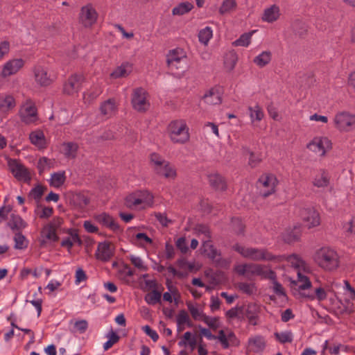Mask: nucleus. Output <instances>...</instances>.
Returning <instances> with one entry per match:
<instances>
[{
    "label": "nucleus",
    "mask_w": 355,
    "mask_h": 355,
    "mask_svg": "<svg viewBox=\"0 0 355 355\" xmlns=\"http://www.w3.org/2000/svg\"><path fill=\"white\" fill-rule=\"evenodd\" d=\"M279 261H286L297 271V282L300 290L311 288V282L306 274L311 272V268L300 256L295 254L288 256L282 255L279 257Z\"/></svg>",
    "instance_id": "f257e3e1"
},
{
    "label": "nucleus",
    "mask_w": 355,
    "mask_h": 355,
    "mask_svg": "<svg viewBox=\"0 0 355 355\" xmlns=\"http://www.w3.org/2000/svg\"><path fill=\"white\" fill-rule=\"evenodd\" d=\"M316 264L324 271L331 272L340 266V257L337 252L329 247L318 249L313 255Z\"/></svg>",
    "instance_id": "f03ea898"
},
{
    "label": "nucleus",
    "mask_w": 355,
    "mask_h": 355,
    "mask_svg": "<svg viewBox=\"0 0 355 355\" xmlns=\"http://www.w3.org/2000/svg\"><path fill=\"white\" fill-rule=\"evenodd\" d=\"M233 249L243 257L254 261H275L280 262L279 257L281 256L275 257L263 248H252L237 243L233 246Z\"/></svg>",
    "instance_id": "7ed1b4c3"
},
{
    "label": "nucleus",
    "mask_w": 355,
    "mask_h": 355,
    "mask_svg": "<svg viewBox=\"0 0 355 355\" xmlns=\"http://www.w3.org/2000/svg\"><path fill=\"white\" fill-rule=\"evenodd\" d=\"M195 234L202 243V252L213 261L218 263L220 255L211 243V233L207 226L199 224L195 227Z\"/></svg>",
    "instance_id": "20e7f679"
},
{
    "label": "nucleus",
    "mask_w": 355,
    "mask_h": 355,
    "mask_svg": "<svg viewBox=\"0 0 355 355\" xmlns=\"http://www.w3.org/2000/svg\"><path fill=\"white\" fill-rule=\"evenodd\" d=\"M154 196L148 191H137L129 194L125 199V205L135 210H142L151 207Z\"/></svg>",
    "instance_id": "39448f33"
},
{
    "label": "nucleus",
    "mask_w": 355,
    "mask_h": 355,
    "mask_svg": "<svg viewBox=\"0 0 355 355\" xmlns=\"http://www.w3.org/2000/svg\"><path fill=\"white\" fill-rule=\"evenodd\" d=\"M168 132L174 143L184 144L189 139V128L184 120H175L170 123Z\"/></svg>",
    "instance_id": "423d86ee"
},
{
    "label": "nucleus",
    "mask_w": 355,
    "mask_h": 355,
    "mask_svg": "<svg viewBox=\"0 0 355 355\" xmlns=\"http://www.w3.org/2000/svg\"><path fill=\"white\" fill-rule=\"evenodd\" d=\"M19 116L26 124L35 123L39 117L35 103L31 99L25 100L20 106Z\"/></svg>",
    "instance_id": "0eeeda50"
},
{
    "label": "nucleus",
    "mask_w": 355,
    "mask_h": 355,
    "mask_svg": "<svg viewBox=\"0 0 355 355\" xmlns=\"http://www.w3.org/2000/svg\"><path fill=\"white\" fill-rule=\"evenodd\" d=\"M334 124L339 131H351L355 129V115L345 111L339 112L334 118Z\"/></svg>",
    "instance_id": "6e6552de"
},
{
    "label": "nucleus",
    "mask_w": 355,
    "mask_h": 355,
    "mask_svg": "<svg viewBox=\"0 0 355 355\" xmlns=\"http://www.w3.org/2000/svg\"><path fill=\"white\" fill-rule=\"evenodd\" d=\"M332 147L331 140L324 136L315 137L309 143L306 148L320 156H324L327 151Z\"/></svg>",
    "instance_id": "1a4fd4ad"
},
{
    "label": "nucleus",
    "mask_w": 355,
    "mask_h": 355,
    "mask_svg": "<svg viewBox=\"0 0 355 355\" xmlns=\"http://www.w3.org/2000/svg\"><path fill=\"white\" fill-rule=\"evenodd\" d=\"M167 64L171 70L184 69L187 66L186 52L181 48L170 51L167 55Z\"/></svg>",
    "instance_id": "9d476101"
},
{
    "label": "nucleus",
    "mask_w": 355,
    "mask_h": 355,
    "mask_svg": "<svg viewBox=\"0 0 355 355\" xmlns=\"http://www.w3.org/2000/svg\"><path fill=\"white\" fill-rule=\"evenodd\" d=\"M294 212L303 220L309 228L318 226L320 223L319 214L314 209L297 207Z\"/></svg>",
    "instance_id": "9b49d317"
},
{
    "label": "nucleus",
    "mask_w": 355,
    "mask_h": 355,
    "mask_svg": "<svg viewBox=\"0 0 355 355\" xmlns=\"http://www.w3.org/2000/svg\"><path fill=\"white\" fill-rule=\"evenodd\" d=\"M277 183V178L274 175L263 174L257 182V187L260 190V193L267 197L275 192Z\"/></svg>",
    "instance_id": "f8f14e48"
},
{
    "label": "nucleus",
    "mask_w": 355,
    "mask_h": 355,
    "mask_svg": "<svg viewBox=\"0 0 355 355\" xmlns=\"http://www.w3.org/2000/svg\"><path fill=\"white\" fill-rule=\"evenodd\" d=\"M132 105L139 112L146 111L149 107L146 92L142 88L134 90L132 97Z\"/></svg>",
    "instance_id": "ddd939ff"
},
{
    "label": "nucleus",
    "mask_w": 355,
    "mask_h": 355,
    "mask_svg": "<svg viewBox=\"0 0 355 355\" xmlns=\"http://www.w3.org/2000/svg\"><path fill=\"white\" fill-rule=\"evenodd\" d=\"M345 309L349 313L355 311V290L348 281H344Z\"/></svg>",
    "instance_id": "4468645a"
},
{
    "label": "nucleus",
    "mask_w": 355,
    "mask_h": 355,
    "mask_svg": "<svg viewBox=\"0 0 355 355\" xmlns=\"http://www.w3.org/2000/svg\"><path fill=\"white\" fill-rule=\"evenodd\" d=\"M114 246L110 242L99 243L95 253L96 258L100 261H108L114 255Z\"/></svg>",
    "instance_id": "2eb2a0df"
},
{
    "label": "nucleus",
    "mask_w": 355,
    "mask_h": 355,
    "mask_svg": "<svg viewBox=\"0 0 355 355\" xmlns=\"http://www.w3.org/2000/svg\"><path fill=\"white\" fill-rule=\"evenodd\" d=\"M97 19V13L91 5L82 8L80 14V21L85 27L92 26Z\"/></svg>",
    "instance_id": "dca6fc26"
},
{
    "label": "nucleus",
    "mask_w": 355,
    "mask_h": 355,
    "mask_svg": "<svg viewBox=\"0 0 355 355\" xmlns=\"http://www.w3.org/2000/svg\"><path fill=\"white\" fill-rule=\"evenodd\" d=\"M34 74L35 81L42 86L50 85L55 78L53 73L49 72L46 68L41 66L35 68Z\"/></svg>",
    "instance_id": "f3484780"
},
{
    "label": "nucleus",
    "mask_w": 355,
    "mask_h": 355,
    "mask_svg": "<svg viewBox=\"0 0 355 355\" xmlns=\"http://www.w3.org/2000/svg\"><path fill=\"white\" fill-rule=\"evenodd\" d=\"M10 168L13 175L19 180L28 182L31 180L30 173L28 169L16 160L10 161Z\"/></svg>",
    "instance_id": "a211bd4d"
},
{
    "label": "nucleus",
    "mask_w": 355,
    "mask_h": 355,
    "mask_svg": "<svg viewBox=\"0 0 355 355\" xmlns=\"http://www.w3.org/2000/svg\"><path fill=\"white\" fill-rule=\"evenodd\" d=\"M24 64V61L21 58L10 60L3 64L1 74L3 78L15 74Z\"/></svg>",
    "instance_id": "6ab92c4d"
},
{
    "label": "nucleus",
    "mask_w": 355,
    "mask_h": 355,
    "mask_svg": "<svg viewBox=\"0 0 355 355\" xmlns=\"http://www.w3.org/2000/svg\"><path fill=\"white\" fill-rule=\"evenodd\" d=\"M84 80L81 74H74L69 78L64 86V92L68 94H73L78 92Z\"/></svg>",
    "instance_id": "aec40b11"
},
{
    "label": "nucleus",
    "mask_w": 355,
    "mask_h": 355,
    "mask_svg": "<svg viewBox=\"0 0 355 355\" xmlns=\"http://www.w3.org/2000/svg\"><path fill=\"white\" fill-rule=\"evenodd\" d=\"M216 336V340L220 343L224 349H227L230 345H237L238 343L235 334L229 329L220 330Z\"/></svg>",
    "instance_id": "412c9836"
},
{
    "label": "nucleus",
    "mask_w": 355,
    "mask_h": 355,
    "mask_svg": "<svg viewBox=\"0 0 355 355\" xmlns=\"http://www.w3.org/2000/svg\"><path fill=\"white\" fill-rule=\"evenodd\" d=\"M223 89L221 87L217 86L210 89L203 96L206 103L210 105H218L221 103V96Z\"/></svg>",
    "instance_id": "4be33fe9"
},
{
    "label": "nucleus",
    "mask_w": 355,
    "mask_h": 355,
    "mask_svg": "<svg viewBox=\"0 0 355 355\" xmlns=\"http://www.w3.org/2000/svg\"><path fill=\"white\" fill-rule=\"evenodd\" d=\"M266 347V340L261 336L250 337L248 343V351L254 353H261Z\"/></svg>",
    "instance_id": "5701e85b"
},
{
    "label": "nucleus",
    "mask_w": 355,
    "mask_h": 355,
    "mask_svg": "<svg viewBox=\"0 0 355 355\" xmlns=\"http://www.w3.org/2000/svg\"><path fill=\"white\" fill-rule=\"evenodd\" d=\"M94 219L103 225L108 227L114 232L120 230V227L118 223L110 216L109 214L103 212L94 216Z\"/></svg>",
    "instance_id": "b1692460"
},
{
    "label": "nucleus",
    "mask_w": 355,
    "mask_h": 355,
    "mask_svg": "<svg viewBox=\"0 0 355 355\" xmlns=\"http://www.w3.org/2000/svg\"><path fill=\"white\" fill-rule=\"evenodd\" d=\"M67 234L69 236L63 239L60 244L62 247L67 248L69 252L74 244L78 243L80 245L82 241L76 230H68Z\"/></svg>",
    "instance_id": "393cba45"
},
{
    "label": "nucleus",
    "mask_w": 355,
    "mask_h": 355,
    "mask_svg": "<svg viewBox=\"0 0 355 355\" xmlns=\"http://www.w3.org/2000/svg\"><path fill=\"white\" fill-rule=\"evenodd\" d=\"M280 16V10L278 6L272 5L266 8L263 12L261 19L268 23L276 21Z\"/></svg>",
    "instance_id": "a878e982"
},
{
    "label": "nucleus",
    "mask_w": 355,
    "mask_h": 355,
    "mask_svg": "<svg viewBox=\"0 0 355 355\" xmlns=\"http://www.w3.org/2000/svg\"><path fill=\"white\" fill-rule=\"evenodd\" d=\"M256 263H243L237 264L234 266V271L239 275L244 276L247 278H251L255 276Z\"/></svg>",
    "instance_id": "bb28decb"
},
{
    "label": "nucleus",
    "mask_w": 355,
    "mask_h": 355,
    "mask_svg": "<svg viewBox=\"0 0 355 355\" xmlns=\"http://www.w3.org/2000/svg\"><path fill=\"white\" fill-rule=\"evenodd\" d=\"M29 139L32 144L39 149H43L46 147V140L43 131L36 130L31 132Z\"/></svg>",
    "instance_id": "cd10ccee"
},
{
    "label": "nucleus",
    "mask_w": 355,
    "mask_h": 355,
    "mask_svg": "<svg viewBox=\"0 0 355 355\" xmlns=\"http://www.w3.org/2000/svg\"><path fill=\"white\" fill-rule=\"evenodd\" d=\"M42 240L41 245H45L48 243H54L58 241L59 237L57 232L53 230L52 227L46 225L41 232Z\"/></svg>",
    "instance_id": "c85d7f7f"
},
{
    "label": "nucleus",
    "mask_w": 355,
    "mask_h": 355,
    "mask_svg": "<svg viewBox=\"0 0 355 355\" xmlns=\"http://www.w3.org/2000/svg\"><path fill=\"white\" fill-rule=\"evenodd\" d=\"M132 71V64L130 62H123L117 67L110 74L114 79L127 77Z\"/></svg>",
    "instance_id": "c756f323"
},
{
    "label": "nucleus",
    "mask_w": 355,
    "mask_h": 355,
    "mask_svg": "<svg viewBox=\"0 0 355 355\" xmlns=\"http://www.w3.org/2000/svg\"><path fill=\"white\" fill-rule=\"evenodd\" d=\"M255 276L270 280H275L276 278L275 272L269 266L261 264H256L255 266Z\"/></svg>",
    "instance_id": "7c9ffc66"
},
{
    "label": "nucleus",
    "mask_w": 355,
    "mask_h": 355,
    "mask_svg": "<svg viewBox=\"0 0 355 355\" xmlns=\"http://www.w3.org/2000/svg\"><path fill=\"white\" fill-rule=\"evenodd\" d=\"M116 103L112 98L105 101L100 107L101 113L107 118L114 114L116 112Z\"/></svg>",
    "instance_id": "2f4dec72"
},
{
    "label": "nucleus",
    "mask_w": 355,
    "mask_h": 355,
    "mask_svg": "<svg viewBox=\"0 0 355 355\" xmlns=\"http://www.w3.org/2000/svg\"><path fill=\"white\" fill-rule=\"evenodd\" d=\"M260 311V306L256 303H250L246 309V317L249 322L252 325L257 324L258 315Z\"/></svg>",
    "instance_id": "473e14b6"
},
{
    "label": "nucleus",
    "mask_w": 355,
    "mask_h": 355,
    "mask_svg": "<svg viewBox=\"0 0 355 355\" xmlns=\"http://www.w3.org/2000/svg\"><path fill=\"white\" fill-rule=\"evenodd\" d=\"M102 93V87L100 84H94L87 92L83 94V101L85 104H89Z\"/></svg>",
    "instance_id": "72a5a7b5"
},
{
    "label": "nucleus",
    "mask_w": 355,
    "mask_h": 355,
    "mask_svg": "<svg viewBox=\"0 0 355 355\" xmlns=\"http://www.w3.org/2000/svg\"><path fill=\"white\" fill-rule=\"evenodd\" d=\"M329 182V174L324 170H320L314 176L313 184L317 187H326Z\"/></svg>",
    "instance_id": "f704fd0d"
},
{
    "label": "nucleus",
    "mask_w": 355,
    "mask_h": 355,
    "mask_svg": "<svg viewBox=\"0 0 355 355\" xmlns=\"http://www.w3.org/2000/svg\"><path fill=\"white\" fill-rule=\"evenodd\" d=\"M16 105L15 98L12 96H0V112L3 114L8 113Z\"/></svg>",
    "instance_id": "c9c22d12"
},
{
    "label": "nucleus",
    "mask_w": 355,
    "mask_h": 355,
    "mask_svg": "<svg viewBox=\"0 0 355 355\" xmlns=\"http://www.w3.org/2000/svg\"><path fill=\"white\" fill-rule=\"evenodd\" d=\"M320 286L329 297V301L333 303L336 297L335 290L338 287V284L333 280H328L326 282L320 283Z\"/></svg>",
    "instance_id": "e433bc0d"
},
{
    "label": "nucleus",
    "mask_w": 355,
    "mask_h": 355,
    "mask_svg": "<svg viewBox=\"0 0 355 355\" xmlns=\"http://www.w3.org/2000/svg\"><path fill=\"white\" fill-rule=\"evenodd\" d=\"M210 184L218 190H224L226 183L223 178L217 173H213L208 175Z\"/></svg>",
    "instance_id": "4c0bfd02"
},
{
    "label": "nucleus",
    "mask_w": 355,
    "mask_h": 355,
    "mask_svg": "<svg viewBox=\"0 0 355 355\" xmlns=\"http://www.w3.org/2000/svg\"><path fill=\"white\" fill-rule=\"evenodd\" d=\"M78 146L73 142L64 143L61 151L69 159H73L76 157Z\"/></svg>",
    "instance_id": "58836bf2"
},
{
    "label": "nucleus",
    "mask_w": 355,
    "mask_h": 355,
    "mask_svg": "<svg viewBox=\"0 0 355 355\" xmlns=\"http://www.w3.org/2000/svg\"><path fill=\"white\" fill-rule=\"evenodd\" d=\"M272 59V53L270 51H264L254 57L253 62L259 67L262 68L270 63Z\"/></svg>",
    "instance_id": "ea45409f"
},
{
    "label": "nucleus",
    "mask_w": 355,
    "mask_h": 355,
    "mask_svg": "<svg viewBox=\"0 0 355 355\" xmlns=\"http://www.w3.org/2000/svg\"><path fill=\"white\" fill-rule=\"evenodd\" d=\"M304 297L310 300H316L319 302H323L327 299L329 300V297L320 285L314 288V291L313 293L304 295Z\"/></svg>",
    "instance_id": "a19ab883"
},
{
    "label": "nucleus",
    "mask_w": 355,
    "mask_h": 355,
    "mask_svg": "<svg viewBox=\"0 0 355 355\" xmlns=\"http://www.w3.org/2000/svg\"><path fill=\"white\" fill-rule=\"evenodd\" d=\"M301 234L300 226H295L292 230H288L283 235V239L286 243H292L297 241Z\"/></svg>",
    "instance_id": "79ce46f5"
},
{
    "label": "nucleus",
    "mask_w": 355,
    "mask_h": 355,
    "mask_svg": "<svg viewBox=\"0 0 355 355\" xmlns=\"http://www.w3.org/2000/svg\"><path fill=\"white\" fill-rule=\"evenodd\" d=\"M133 242L141 248H146L153 244V240L146 234L142 232L137 233L135 235Z\"/></svg>",
    "instance_id": "37998d69"
},
{
    "label": "nucleus",
    "mask_w": 355,
    "mask_h": 355,
    "mask_svg": "<svg viewBox=\"0 0 355 355\" xmlns=\"http://www.w3.org/2000/svg\"><path fill=\"white\" fill-rule=\"evenodd\" d=\"M157 173L168 178H174L176 176L175 168L168 162H166L162 167L158 168Z\"/></svg>",
    "instance_id": "c03bdc74"
},
{
    "label": "nucleus",
    "mask_w": 355,
    "mask_h": 355,
    "mask_svg": "<svg viewBox=\"0 0 355 355\" xmlns=\"http://www.w3.org/2000/svg\"><path fill=\"white\" fill-rule=\"evenodd\" d=\"M187 308L192 318L195 320L203 321L204 317H206V315L203 313L202 309L198 306L193 305L189 302L187 303Z\"/></svg>",
    "instance_id": "a18cd8bd"
},
{
    "label": "nucleus",
    "mask_w": 355,
    "mask_h": 355,
    "mask_svg": "<svg viewBox=\"0 0 355 355\" xmlns=\"http://www.w3.org/2000/svg\"><path fill=\"white\" fill-rule=\"evenodd\" d=\"M242 150L244 155H249L248 164L252 168L257 166L261 162V158L260 157V156L259 155L254 153L248 147L242 146Z\"/></svg>",
    "instance_id": "49530a36"
},
{
    "label": "nucleus",
    "mask_w": 355,
    "mask_h": 355,
    "mask_svg": "<svg viewBox=\"0 0 355 355\" xmlns=\"http://www.w3.org/2000/svg\"><path fill=\"white\" fill-rule=\"evenodd\" d=\"M213 37V30L209 26L201 29L198 33V39L200 43L207 46Z\"/></svg>",
    "instance_id": "de8ad7c7"
},
{
    "label": "nucleus",
    "mask_w": 355,
    "mask_h": 355,
    "mask_svg": "<svg viewBox=\"0 0 355 355\" xmlns=\"http://www.w3.org/2000/svg\"><path fill=\"white\" fill-rule=\"evenodd\" d=\"M9 225L12 230H20L25 228L27 224L19 216L12 214Z\"/></svg>",
    "instance_id": "09e8293b"
},
{
    "label": "nucleus",
    "mask_w": 355,
    "mask_h": 355,
    "mask_svg": "<svg viewBox=\"0 0 355 355\" xmlns=\"http://www.w3.org/2000/svg\"><path fill=\"white\" fill-rule=\"evenodd\" d=\"M193 8V6L192 3L183 2L174 7L172 10V13L173 15H183L189 12Z\"/></svg>",
    "instance_id": "8fccbe9b"
},
{
    "label": "nucleus",
    "mask_w": 355,
    "mask_h": 355,
    "mask_svg": "<svg viewBox=\"0 0 355 355\" xmlns=\"http://www.w3.org/2000/svg\"><path fill=\"white\" fill-rule=\"evenodd\" d=\"M248 110L252 123L260 121L263 118L264 114L261 107L259 105L250 107Z\"/></svg>",
    "instance_id": "3c124183"
},
{
    "label": "nucleus",
    "mask_w": 355,
    "mask_h": 355,
    "mask_svg": "<svg viewBox=\"0 0 355 355\" xmlns=\"http://www.w3.org/2000/svg\"><path fill=\"white\" fill-rule=\"evenodd\" d=\"M254 32L255 31H253L241 35L238 40L233 42V45L235 46H248L251 42V38Z\"/></svg>",
    "instance_id": "603ef678"
},
{
    "label": "nucleus",
    "mask_w": 355,
    "mask_h": 355,
    "mask_svg": "<svg viewBox=\"0 0 355 355\" xmlns=\"http://www.w3.org/2000/svg\"><path fill=\"white\" fill-rule=\"evenodd\" d=\"M237 62V55L235 53L229 52L224 58V65L227 71H232Z\"/></svg>",
    "instance_id": "864d4df0"
},
{
    "label": "nucleus",
    "mask_w": 355,
    "mask_h": 355,
    "mask_svg": "<svg viewBox=\"0 0 355 355\" xmlns=\"http://www.w3.org/2000/svg\"><path fill=\"white\" fill-rule=\"evenodd\" d=\"M161 293L155 289L147 293L144 297L145 301L150 305H154L161 302Z\"/></svg>",
    "instance_id": "5fc2aeb1"
},
{
    "label": "nucleus",
    "mask_w": 355,
    "mask_h": 355,
    "mask_svg": "<svg viewBox=\"0 0 355 355\" xmlns=\"http://www.w3.org/2000/svg\"><path fill=\"white\" fill-rule=\"evenodd\" d=\"M66 176L64 171H60L51 175V184L55 187H59L65 181Z\"/></svg>",
    "instance_id": "6e6d98bb"
},
{
    "label": "nucleus",
    "mask_w": 355,
    "mask_h": 355,
    "mask_svg": "<svg viewBox=\"0 0 355 355\" xmlns=\"http://www.w3.org/2000/svg\"><path fill=\"white\" fill-rule=\"evenodd\" d=\"M275 337L281 343H291L293 340V335L290 331L276 332Z\"/></svg>",
    "instance_id": "4d7b16f0"
},
{
    "label": "nucleus",
    "mask_w": 355,
    "mask_h": 355,
    "mask_svg": "<svg viewBox=\"0 0 355 355\" xmlns=\"http://www.w3.org/2000/svg\"><path fill=\"white\" fill-rule=\"evenodd\" d=\"M177 324L187 325L189 327H192L193 325L189 314L184 310L180 311L177 315Z\"/></svg>",
    "instance_id": "13d9d810"
},
{
    "label": "nucleus",
    "mask_w": 355,
    "mask_h": 355,
    "mask_svg": "<svg viewBox=\"0 0 355 355\" xmlns=\"http://www.w3.org/2000/svg\"><path fill=\"white\" fill-rule=\"evenodd\" d=\"M35 212L40 218H48L53 214V208L37 205Z\"/></svg>",
    "instance_id": "bf43d9fd"
},
{
    "label": "nucleus",
    "mask_w": 355,
    "mask_h": 355,
    "mask_svg": "<svg viewBox=\"0 0 355 355\" xmlns=\"http://www.w3.org/2000/svg\"><path fill=\"white\" fill-rule=\"evenodd\" d=\"M15 248L16 249H24L27 247V241L21 233H16L14 236Z\"/></svg>",
    "instance_id": "052dcab7"
},
{
    "label": "nucleus",
    "mask_w": 355,
    "mask_h": 355,
    "mask_svg": "<svg viewBox=\"0 0 355 355\" xmlns=\"http://www.w3.org/2000/svg\"><path fill=\"white\" fill-rule=\"evenodd\" d=\"M202 322H204L209 327V328L213 330H216L220 327V320L217 317L212 318L206 315V317H204Z\"/></svg>",
    "instance_id": "680f3d73"
},
{
    "label": "nucleus",
    "mask_w": 355,
    "mask_h": 355,
    "mask_svg": "<svg viewBox=\"0 0 355 355\" xmlns=\"http://www.w3.org/2000/svg\"><path fill=\"white\" fill-rule=\"evenodd\" d=\"M237 288L244 293L248 295L252 294L255 291L254 284L247 282H240L237 284Z\"/></svg>",
    "instance_id": "e2e57ef3"
},
{
    "label": "nucleus",
    "mask_w": 355,
    "mask_h": 355,
    "mask_svg": "<svg viewBox=\"0 0 355 355\" xmlns=\"http://www.w3.org/2000/svg\"><path fill=\"white\" fill-rule=\"evenodd\" d=\"M88 328V323L85 320H77L73 323V331L83 334Z\"/></svg>",
    "instance_id": "0e129e2a"
},
{
    "label": "nucleus",
    "mask_w": 355,
    "mask_h": 355,
    "mask_svg": "<svg viewBox=\"0 0 355 355\" xmlns=\"http://www.w3.org/2000/svg\"><path fill=\"white\" fill-rule=\"evenodd\" d=\"M128 258L132 264H133L135 267H136L139 270L141 271H145L147 270V267L144 264L143 260L139 257L132 254L130 255Z\"/></svg>",
    "instance_id": "69168bd1"
},
{
    "label": "nucleus",
    "mask_w": 355,
    "mask_h": 355,
    "mask_svg": "<svg viewBox=\"0 0 355 355\" xmlns=\"http://www.w3.org/2000/svg\"><path fill=\"white\" fill-rule=\"evenodd\" d=\"M293 31L300 37H303L307 32V26L301 21H296L293 26Z\"/></svg>",
    "instance_id": "338daca9"
},
{
    "label": "nucleus",
    "mask_w": 355,
    "mask_h": 355,
    "mask_svg": "<svg viewBox=\"0 0 355 355\" xmlns=\"http://www.w3.org/2000/svg\"><path fill=\"white\" fill-rule=\"evenodd\" d=\"M108 340L105 342L103 345V348L105 350H108L111 348L113 345L116 343L119 340V336L114 332L112 331L108 336Z\"/></svg>",
    "instance_id": "774afa93"
}]
</instances>
